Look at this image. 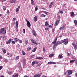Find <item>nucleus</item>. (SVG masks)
<instances>
[{"mask_svg": "<svg viewBox=\"0 0 77 77\" xmlns=\"http://www.w3.org/2000/svg\"><path fill=\"white\" fill-rule=\"evenodd\" d=\"M57 39V37H55L54 40L52 42L53 44H55V45H57V44H62V41L60 42L57 41L56 42Z\"/></svg>", "mask_w": 77, "mask_h": 77, "instance_id": "nucleus-1", "label": "nucleus"}, {"mask_svg": "<svg viewBox=\"0 0 77 77\" xmlns=\"http://www.w3.org/2000/svg\"><path fill=\"white\" fill-rule=\"evenodd\" d=\"M3 32V34L5 35V34H6V29H5V28H3L1 29L0 30V34H2Z\"/></svg>", "mask_w": 77, "mask_h": 77, "instance_id": "nucleus-2", "label": "nucleus"}, {"mask_svg": "<svg viewBox=\"0 0 77 77\" xmlns=\"http://www.w3.org/2000/svg\"><path fill=\"white\" fill-rule=\"evenodd\" d=\"M26 21L27 23V27H29H29H30V26H31V25L30 24V22H29V21H28V20H26Z\"/></svg>", "mask_w": 77, "mask_h": 77, "instance_id": "nucleus-3", "label": "nucleus"}, {"mask_svg": "<svg viewBox=\"0 0 77 77\" xmlns=\"http://www.w3.org/2000/svg\"><path fill=\"white\" fill-rule=\"evenodd\" d=\"M72 45H73V46L75 50H77V45H76V44H75L74 43H72Z\"/></svg>", "mask_w": 77, "mask_h": 77, "instance_id": "nucleus-4", "label": "nucleus"}, {"mask_svg": "<svg viewBox=\"0 0 77 77\" xmlns=\"http://www.w3.org/2000/svg\"><path fill=\"white\" fill-rule=\"evenodd\" d=\"M42 75V73H41L40 74H37L36 75L34 76L33 77H40Z\"/></svg>", "mask_w": 77, "mask_h": 77, "instance_id": "nucleus-5", "label": "nucleus"}, {"mask_svg": "<svg viewBox=\"0 0 77 77\" xmlns=\"http://www.w3.org/2000/svg\"><path fill=\"white\" fill-rule=\"evenodd\" d=\"M16 2V0H10V1L9 2L10 3H14Z\"/></svg>", "mask_w": 77, "mask_h": 77, "instance_id": "nucleus-6", "label": "nucleus"}, {"mask_svg": "<svg viewBox=\"0 0 77 77\" xmlns=\"http://www.w3.org/2000/svg\"><path fill=\"white\" fill-rule=\"evenodd\" d=\"M65 27V24H64L63 26L62 27H60L59 29L60 30H63V29Z\"/></svg>", "mask_w": 77, "mask_h": 77, "instance_id": "nucleus-7", "label": "nucleus"}, {"mask_svg": "<svg viewBox=\"0 0 77 77\" xmlns=\"http://www.w3.org/2000/svg\"><path fill=\"white\" fill-rule=\"evenodd\" d=\"M11 41H12V40L11 39H9V40L7 41V42H6V44H9V43H11Z\"/></svg>", "mask_w": 77, "mask_h": 77, "instance_id": "nucleus-8", "label": "nucleus"}, {"mask_svg": "<svg viewBox=\"0 0 77 77\" xmlns=\"http://www.w3.org/2000/svg\"><path fill=\"white\" fill-rule=\"evenodd\" d=\"M32 33L34 36L36 37V32L35 31H32Z\"/></svg>", "mask_w": 77, "mask_h": 77, "instance_id": "nucleus-9", "label": "nucleus"}, {"mask_svg": "<svg viewBox=\"0 0 77 77\" xmlns=\"http://www.w3.org/2000/svg\"><path fill=\"white\" fill-rule=\"evenodd\" d=\"M16 28L17 29H18V21L16 22Z\"/></svg>", "mask_w": 77, "mask_h": 77, "instance_id": "nucleus-10", "label": "nucleus"}, {"mask_svg": "<svg viewBox=\"0 0 77 77\" xmlns=\"http://www.w3.org/2000/svg\"><path fill=\"white\" fill-rule=\"evenodd\" d=\"M38 20V17L37 16H35L34 18V21H36Z\"/></svg>", "mask_w": 77, "mask_h": 77, "instance_id": "nucleus-11", "label": "nucleus"}, {"mask_svg": "<svg viewBox=\"0 0 77 77\" xmlns=\"http://www.w3.org/2000/svg\"><path fill=\"white\" fill-rule=\"evenodd\" d=\"M36 59H38L39 60H41L43 58L42 57H36Z\"/></svg>", "mask_w": 77, "mask_h": 77, "instance_id": "nucleus-12", "label": "nucleus"}, {"mask_svg": "<svg viewBox=\"0 0 77 77\" xmlns=\"http://www.w3.org/2000/svg\"><path fill=\"white\" fill-rule=\"evenodd\" d=\"M2 51H3V53H5H5H6V50L4 48H2Z\"/></svg>", "mask_w": 77, "mask_h": 77, "instance_id": "nucleus-13", "label": "nucleus"}, {"mask_svg": "<svg viewBox=\"0 0 77 77\" xmlns=\"http://www.w3.org/2000/svg\"><path fill=\"white\" fill-rule=\"evenodd\" d=\"M7 55L8 56V57H12V54H9V53H8L7 54Z\"/></svg>", "mask_w": 77, "mask_h": 77, "instance_id": "nucleus-14", "label": "nucleus"}, {"mask_svg": "<svg viewBox=\"0 0 77 77\" xmlns=\"http://www.w3.org/2000/svg\"><path fill=\"white\" fill-rule=\"evenodd\" d=\"M70 14H71V17H72V18L74 17V13L73 12H72L70 13Z\"/></svg>", "mask_w": 77, "mask_h": 77, "instance_id": "nucleus-15", "label": "nucleus"}, {"mask_svg": "<svg viewBox=\"0 0 77 77\" xmlns=\"http://www.w3.org/2000/svg\"><path fill=\"white\" fill-rule=\"evenodd\" d=\"M15 20H16V18L15 17H14L13 19V21H14V23H12V24L13 25H14L15 23Z\"/></svg>", "mask_w": 77, "mask_h": 77, "instance_id": "nucleus-16", "label": "nucleus"}, {"mask_svg": "<svg viewBox=\"0 0 77 77\" xmlns=\"http://www.w3.org/2000/svg\"><path fill=\"white\" fill-rule=\"evenodd\" d=\"M53 2H51L50 5H49V8H51V6H53Z\"/></svg>", "mask_w": 77, "mask_h": 77, "instance_id": "nucleus-17", "label": "nucleus"}, {"mask_svg": "<svg viewBox=\"0 0 77 77\" xmlns=\"http://www.w3.org/2000/svg\"><path fill=\"white\" fill-rule=\"evenodd\" d=\"M14 41L16 42H18V41H19V39L18 38H14Z\"/></svg>", "mask_w": 77, "mask_h": 77, "instance_id": "nucleus-18", "label": "nucleus"}, {"mask_svg": "<svg viewBox=\"0 0 77 77\" xmlns=\"http://www.w3.org/2000/svg\"><path fill=\"white\" fill-rule=\"evenodd\" d=\"M46 22L45 23V26H47L48 25V26H49V24H48V23L47 22V21L46 20Z\"/></svg>", "mask_w": 77, "mask_h": 77, "instance_id": "nucleus-19", "label": "nucleus"}, {"mask_svg": "<svg viewBox=\"0 0 77 77\" xmlns=\"http://www.w3.org/2000/svg\"><path fill=\"white\" fill-rule=\"evenodd\" d=\"M72 70L69 71L68 72V75H70V74H72Z\"/></svg>", "mask_w": 77, "mask_h": 77, "instance_id": "nucleus-20", "label": "nucleus"}, {"mask_svg": "<svg viewBox=\"0 0 77 77\" xmlns=\"http://www.w3.org/2000/svg\"><path fill=\"white\" fill-rule=\"evenodd\" d=\"M31 5H34V4H35V2H34V1H33V0H32L31 2Z\"/></svg>", "mask_w": 77, "mask_h": 77, "instance_id": "nucleus-21", "label": "nucleus"}, {"mask_svg": "<svg viewBox=\"0 0 77 77\" xmlns=\"http://www.w3.org/2000/svg\"><path fill=\"white\" fill-rule=\"evenodd\" d=\"M18 74H16L15 75H12V77H18Z\"/></svg>", "mask_w": 77, "mask_h": 77, "instance_id": "nucleus-22", "label": "nucleus"}, {"mask_svg": "<svg viewBox=\"0 0 77 77\" xmlns=\"http://www.w3.org/2000/svg\"><path fill=\"white\" fill-rule=\"evenodd\" d=\"M68 40L66 41L64 43V44L65 45H66V44H68Z\"/></svg>", "mask_w": 77, "mask_h": 77, "instance_id": "nucleus-23", "label": "nucleus"}, {"mask_svg": "<svg viewBox=\"0 0 77 77\" xmlns=\"http://www.w3.org/2000/svg\"><path fill=\"white\" fill-rule=\"evenodd\" d=\"M38 9V8L37 6L36 5L35 8V11H36Z\"/></svg>", "mask_w": 77, "mask_h": 77, "instance_id": "nucleus-24", "label": "nucleus"}, {"mask_svg": "<svg viewBox=\"0 0 77 77\" xmlns=\"http://www.w3.org/2000/svg\"><path fill=\"white\" fill-rule=\"evenodd\" d=\"M54 55V54H52L49 55V57H52L53 56V55Z\"/></svg>", "mask_w": 77, "mask_h": 77, "instance_id": "nucleus-25", "label": "nucleus"}, {"mask_svg": "<svg viewBox=\"0 0 77 77\" xmlns=\"http://www.w3.org/2000/svg\"><path fill=\"white\" fill-rule=\"evenodd\" d=\"M35 63H36V61H33L32 63V65H35Z\"/></svg>", "mask_w": 77, "mask_h": 77, "instance_id": "nucleus-26", "label": "nucleus"}, {"mask_svg": "<svg viewBox=\"0 0 77 77\" xmlns=\"http://www.w3.org/2000/svg\"><path fill=\"white\" fill-rule=\"evenodd\" d=\"M56 45H55V44H54V46L53 47V49L54 50H56V47L55 46H56Z\"/></svg>", "mask_w": 77, "mask_h": 77, "instance_id": "nucleus-27", "label": "nucleus"}, {"mask_svg": "<svg viewBox=\"0 0 77 77\" xmlns=\"http://www.w3.org/2000/svg\"><path fill=\"white\" fill-rule=\"evenodd\" d=\"M36 50V48H35L32 50V52H35Z\"/></svg>", "mask_w": 77, "mask_h": 77, "instance_id": "nucleus-28", "label": "nucleus"}, {"mask_svg": "<svg viewBox=\"0 0 77 77\" xmlns=\"http://www.w3.org/2000/svg\"><path fill=\"white\" fill-rule=\"evenodd\" d=\"M25 44H26V45H27V44H28V40H25Z\"/></svg>", "mask_w": 77, "mask_h": 77, "instance_id": "nucleus-29", "label": "nucleus"}, {"mask_svg": "<svg viewBox=\"0 0 77 77\" xmlns=\"http://www.w3.org/2000/svg\"><path fill=\"white\" fill-rule=\"evenodd\" d=\"M66 41V39H64L62 41V43L63 42H65Z\"/></svg>", "mask_w": 77, "mask_h": 77, "instance_id": "nucleus-30", "label": "nucleus"}, {"mask_svg": "<svg viewBox=\"0 0 77 77\" xmlns=\"http://www.w3.org/2000/svg\"><path fill=\"white\" fill-rule=\"evenodd\" d=\"M59 58H62L63 57V56L62 55H60L58 56Z\"/></svg>", "mask_w": 77, "mask_h": 77, "instance_id": "nucleus-31", "label": "nucleus"}, {"mask_svg": "<svg viewBox=\"0 0 77 77\" xmlns=\"http://www.w3.org/2000/svg\"><path fill=\"white\" fill-rule=\"evenodd\" d=\"M75 61V60H71L70 61V63H73Z\"/></svg>", "mask_w": 77, "mask_h": 77, "instance_id": "nucleus-32", "label": "nucleus"}, {"mask_svg": "<svg viewBox=\"0 0 77 77\" xmlns=\"http://www.w3.org/2000/svg\"><path fill=\"white\" fill-rule=\"evenodd\" d=\"M31 41L33 43H34L35 42H34V40H33V39H30Z\"/></svg>", "mask_w": 77, "mask_h": 77, "instance_id": "nucleus-33", "label": "nucleus"}, {"mask_svg": "<svg viewBox=\"0 0 77 77\" xmlns=\"http://www.w3.org/2000/svg\"><path fill=\"white\" fill-rule=\"evenodd\" d=\"M11 42H12V44H15V42L14 41H11Z\"/></svg>", "mask_w": 77, "mask_h": 77, "instance_id": "nucleus-34", "label": "nucleus"}, {"mask_svg": "<svg viewBox=\"0 0 77 77\" xmlns=\"http://www.w3.org/2000/svg\"><path fill=\"white\" fill-rule=\"evenodd\" d=\"M22 54H23V55H25L26 54V53L24 51H22Z\"/></svg>", "mask_w": 77, "mask_h": 77, "instance_id": "nucleus-35", "label": "nucleus"}, {"mask_svg": "<svg viewBox=\"0 0 77 77\" xmlns=\"http://www.w3.org/2000/svg\"><path fill=\"white\" fill-rule=\"evenodd\" d=\"M55 31V28H54L53 29H52V33H53Z\"/></svg>", "mask_w": 77, "mask_h": 77, "instance_id": "nucleus-36", "label": "nucleus"}, {"mask_svg": "<svg viewBox=\"0 0 77 77\" xmlns=\"http://www.w3.org/2000/svg\"><path fill=\"white\" fill-rule=\"evenodd\" d=\"M8 74L11 75L12 74V72H9L8 73Z\"/></svg>", "mask_w": 77, "mask_h": 77, "instance_id": "nucleus-37", "label": "nucleus"}, {"mask_svg": "<svg viewBox=\"0 0 77 77\" xmlns=\"http://www.w3.org/2000/svg\"><path fill=\"white\" fill-rule=\"evenodd\" d=\"M57 25H58V23H57V22H56L54 24V26H57Z\"/></svg>", "mask_w": 77, "mask_h": 77, "instance_id": "nucleus-38", "label": "nucleus"}, {"mask_svg": "<svg viewBox=\"0 0 77 77\" xmlns=\"http://www.w3.org/2000/svg\"><path fill=\"white\" fill-rule=\"evenodd\" d=\"M23 33H25V32H26V30L25 29H23Z\"/></svg>", "mask_w": 77, "mask_h": 77, "instance_id": "nucleus-39", "label": "nucleus"}, {"mask_svg": "<svg viewBox=\"0 0 77 77\" xmlns=\"http://www.w3.org/2000/svg\"><path fill=\"white\" fill-rule=\"evenodd\" d=\"M27 50H31V48L30 47H28Z\"/></svg>", "mask_w": 77, "mask_h": 77, "instance_id": "nucleus-40", "label": "nucleus"}, {"mask_svg": "<svg viewBox=\"0 0 77 77\" xmlns=\"http://www.w3.org/2000/svg\"><path fill=\"white\" fill-rule=\"evenodd\" d=\"M16 60H18V59H19V56H17L16 57Z\"/></svg>", "mask_w": 77, "mask_h": 77, "instance_id": "nucleus-41", "label": "nucleus"}, {"mask_svg": "<svg viewBox=\"0 0 77 77\" xmlns=\"http://www.w3.org/2000/svg\"><path fill=\"white\" fill-rule=\"evenodd\" d=\"M41 17H45V14H42Z\"/></svg>", "mask_w": 77, "mask_h": 77, "instance_id": "nucleus-42", "label": "nucleus"}, {"mask_svg": "<svg viewBox=\"0 0 77 77\" xmlns=\"http://www.w3.org/2000/svg\"><path fill=\"white\" fill-rule=\"evenodd\" d=\"M3 9L5 10H5H6V7H5V6H3Z\"/></svg>", "mask_w": 77, "mask_h": 77, "instance_id": "nucleus-43", "label": "nucleus"}, {"mask_svg": "<svg viewBox=\"0 0 77 77\" xmlns=\"http://www.w3.org/2000/svg\"><path fill=\"white\" fill-rule=\"evenodd\" d=\"M63 11H60V14H63Z\"/></svg>", "mask_w": 77, "mask_h": 77, "instance_id": "nucleus-44", "label": "nucleus"}, {"mask_svg": "<svg viewBox=\"0 0 77 77\" xmlns=\"http://www.w3.org/2000/svg\"><path fill=\"white\" fill-rule=\"evenodd\" d=\"M23 62H26V59H25V58H23Z\"/></svg>", "mask_w": 77, "mask_h": 77, "instance_id": "nucleus-45", "label": "nucleus"}, {"mask_svg": "<svg viewBox=\"0 0 77 77\" xmlns=\"http://www.w3.org/2000/svg\"><path fill=\"white\" fill-rule=\"evenodd\" d=\"M74 23H75V24H77V21L76 20H75L74 21Z\"/></svg>", "mask_w": 77, "mask_h": 77, "instance_id": "nucleus-46", "label": "nucleus"}, {"mask_svg": "<svg viewBox=\"0 0 77 77\" xmlns=\"http://www.w3.org/2000/svg\"><path fill=\"white\" fill-rule=\"evenodd\" d=\"M19 10H18L17 8L16 9V12H18V11Z\"/></svg>", "mask_w": 77, "mask_h": 77, "instance_id": "nucleus-47", "label": "nucleus"}, {"mask_svg": "<svg viewBox=\"0 0 77 77\" xmlns=\"http://www.w3.org/2000/svg\"><path fill=\"white\" fill-rule=\"evenodd\" d=\"M52 64H56V62H52Z\"/></svg>", "mask_w": 77, "mask_h": 77, "instance_id": "nucleus-48", "label": "nucleus"}, {"mask_svg": "<svg viewBox=\"0 0 77 77\" xmlns=\"http://www.w3.org/2000/svg\"><path fill=\"white\" fill-rule=\"evenodd\" d=\"M60 22V20H57L56 22H57L58 24H59V22Z\"/></svg>", "mask_w": 77, "mask_h": 77, "instance_id": "nucleus-49", "label": "nucleus"}, {"mask_svg": "<svg viewBox=\"0 0 77 77\" xmlns=\"http://www.w3.org/2000/svg\"><path fill=\"white\" fill-rule=\"evenodd\" d=\"M2 68H3V66H0V70H1Z\"/></svg>", "mask_w": 77, "mask_h": 77, "instance_id": "nucleus-50", "label": "nucleus"}, {"mask_svg": "<svg viewBox=\"0 0 77 77\" xmlns=\"http://www.w3.org/2000/svg\"><path fill=\"white\" fill-rule=\"evenodd\" d=\"M45 14H46V15H48V12H47L46 11H45Z\"/></svg>", "mask_w": 77, "mask_h": 77, "instance_id": "nucleus-51", "label": "nucleus"}, {"mask_svg": "<svg viewBox=\"0 0 77 77\" xmlns=\"http://www.w3.org/2000/svg\"><path fill=\"white\" fill-rule=\"evenodd\" d=\"M5 62H8L9 61L8 60V59H5Z\"/></svg>", "mask_w": 77, "mask_h": 77, "instance_id": "nucleus-52", "label": "nucleus"}, {"mask_svg": "<svg viewBox=\"0 0 77 77\" xmlns=\"http://www.w3.org/2000/svg\"><path fill=\"white\" fill-rule=\"evenodd\" d=\"M43 50L44 52H45V48L44 47L43 48Z\"/></svg>", "mask_w": 77, "mask_h": 77, "instance_id": "nucleus-53", "label": "nucleus"}, {"mask_svg": "<svg viewBox=\"0 0 77 77\" xmlns=\"http://www.w3.org/2000/svg\"><path fill=\"white\" fill-rule=\"evenodd\" d=\"M48 64H51L52 62H49L48 63Z\"/></svg>", "mask_w": 77, "mask_h": 77, "instance_id": "nucleus-54", "label": "nucleus"}, {"mask_svg": "<svg viewBox=\"0 0 77 77\" xmlns=\"http://www.w3.org/2000/svg\"><path fill=\"white\" fill-rule=\"evenodd\" d=\"M33 44H35V45H38V43L36 42H34Z\"/></svg>", "mask_w": 77, "mask_h": 77, "instance_id": "nucleus-55", "label": "nucleus"}, {"mask_svg": "<svg viewBox=\"0 0 77 77\" xmlns=\"http://www.w3.org/2000/svg\"><path fill=\"white\" fill-rule=\"evenodd\" d=\"M19 43H21L22 42V40H19Z\"/></svg>", "mask_w": 77, "mask_h": 77, "instance_id": "nucleus-56", "label": "nucleus"}, {"mask_svg": "<svg viewBox=\"0 0 77 77\" xmlns=\"http://www.w3.org/2000/svg\"><path fill=\"white\" fill-rule=\"evenodd\" d=\"M2 57H3V56L2 55H0V59H2Z\"/></svg>", "mask_w": 77, "mask_h": 77, "instance_id": "nucleus-57", "label": "nucleus"}, {"mask_svg": "<svg viewBox=\"0 0 77 77\" xmlns=\"http://www.w3.org/2000/svg\"><path fill=\"white\" fill-rule=\"evenodd\" d=\"M48 28H45V30H48Z\"/></svg>", "mask_w": 77, "mask_h": 77, "instance_id": "nucleus-58", "label": "nucleus"}, {"mask_svg": "<svg viewBox=\"0 0 77 77\" xmlns=\"http://www.w3.org/2000/svg\"><path fill=\"white\" fill-rule=\"evenodd\" d=\"M49 27L50 28H51L52 27V26L50 25L49 26Z\"/></svg>", "mask_w": 77, "mask_h": 77, "instance_id": "nucleus-59", "label": "nucleus"}, {"mask_svg": "<svg viewBox=\"0 0 77 77\" xmlns=\"http://www.w3.org/2000/svg\"><path fill=\"white\" fill-rule=\"evenodd\" d=\"M2 36H0V40H1V39H2Z\"/></svg>", "mask_w": 77, "mask_h": 77, "instance_id": "nucleus-60", "label": "nucleus"}, {"mask_svg": "<svg viewBox=\"0 0 77 77\" xmlns=\"http://www.w3.org/2000/svg\"><path fill=\"white\" fill-rule=\"evenodd\" d=\"M8 14H9V10H8L7 11Z\"/></svg>", "mask_w": 77, "mask_h": 77, "instance_id": "nucleus-61", "label": "nucleus"}, {"mask_svg": "<svg viewBox=\"0 0 77 77\" xmlns=\"http://www.w3.org/2000/svg\"><path fill=\"white\" fill-rule=\"evenodd\" d=\"M23 64L24 65H25L26 64V62H24Z\"/></svg>", "mask_w": 77, "mask_h": 77, "instance_id": "nucleus-62", "label": "nucleus"}, {"mask_svg": "<svg viewBox=\"0 0 77 77\" xmlns=\"http://www.w3.org/2000/svg\"><path fill=\"white\" fill-rule=\"evenodd\" d=\"M60 16H58V18H59H59H60Z\"/></svg>", "mask_w": 77, "mask_h": 77, "instance_id": "nucleus-63", "label": "nucleus"}, {"mask_svg": "<svg viewBox=\"0 0 77 77\" xmlns=\"http://www.w3.org/2000/svg\"><path fill=\"white\" fill-rule=\"evenodd\" d=\"M35 63H35V64H38V62H37L36 61Z\"/></svg>", "mask_w": 77, "mask_h": 77, "instance_id": "nucleus-64", "label": "nucleus"}]
</instances>
